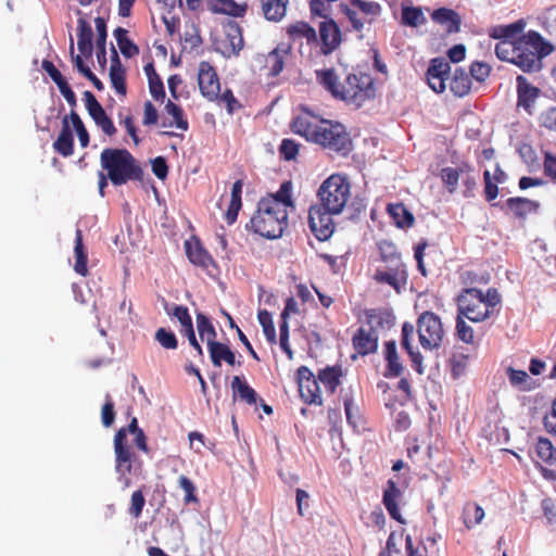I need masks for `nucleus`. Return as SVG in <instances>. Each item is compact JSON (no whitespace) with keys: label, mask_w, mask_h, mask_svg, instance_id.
<instances>
[{"label":"nucleus","mask_w":556,"mask_h":556,"mask_svg":"<svg viewBox=\"0 0 556 556\" xmlns=\"http://www.w3.org/2000/svg\"><path fill=\"white\" fill-rule=\"evenodd\" d=\"M375 280L380 283L391 286L396 292H400L402 282L406 281L405 265H389L387 270H377Z\"/></svg>","instance_id":"nucleus-18"},{"label":"nucleus","mask_w":556,"mask_h":556,"mask_svg":"<svg viewBox=\"0 0 556 556\" xmlns=\"http://www.w3.org/2000/svg\"><path fill=\"white\" fill-rule=\"evenodd\" d=\"M287 34L293 40L306 38V40L309 42L315 41L317 38L316 30L306 22L302 21L291 24L287 28Z\"/></svg>","instance_id":"nucleus-42"},{"label":"nucleus","mask_w":556,"mask_h":556,"mask_svg":"<svg viewBox=\"0 0 556 556\" xmlns=\"http://www.w3.org/2000/svg\"><path fill=\"white\" fill-rule=\"evenodd\" d=\"M401 22L408 27H418L427 23L422 9L414 5H402Z\"/></svg>","instance_id":"nucleus-35"},{"label":"nucleus","mask_w":556,"mask_h":556,"mask_svg":"<svg viewBox=\"0 0 556 556\" xmlns=\"http://www.w3.org/2000/svg\"><path fill=\"white\" fill-rule=\"evenodd\" d=\"M258 320L263 327V332L270 343H276V330L271 320V316L268 312L263 311L258 313Z\"/></svg>","instance_id":"nucleus-55"},{"label":"nucleus","mask_w":556,"mask_h":556,"mask_svg":"<svg viewBox=\"0 0 556 556\" xmlns=\"http://www.w3.org/2000/svg\"><path fill=\"white\" fill-rule=\"evenodd\" d=\"M467 164L458 168L454 167H444L441 169V179L445 187L447 188L450 193H454L458 186V180L460 175H464Z\"/></svg>","instance_id":"nucleus-43"},{"label":"nucleus","mask_w":556,"mask_h":556,"mask_svg":"<svg viewBox=\"0 0 556 556\" xmlns=\"http://www.w3.org/2000/svg\"><path fill=\"white\" fill-rule=\"evenodd\" d=\"M296 382L301 397L308 404L321 405L323 399L319 389L318 377L306 366H300L296 370Z\"/></svg>","instance_id":"nucleus-11"},{"label":"nucleus","mask_w":556,"mask_h":556,"mask_svg":"<svg viewBox=\"0 0 556 556\" xmlns=\"http://www.w3.org/2000/svg\"><path fill=\"white\" fill-rule=\"evenodd\" d=\"M146 504V498L141 490H137L132 492L130 498V506L128 508V513L134 518H139L142 514V509Z\"/></svg>","instance_id":"nucleus-58"},{"label":"nucleus","mask_w":556,"mask_h":556,"mask_svg":"<svg viewBox=\"0 0 556 556\" xmlns=\"http://www.w3.org/2000/svg\"><path fill=\"white\" fill-rule=\"evenodd\" d=\"M114 453H115V468L117 473L124 481V488L130 485V479L127 477L131 473H137L141 470L142 462L138 458L131 446L124 442V434L116 432L114 435Z\"/></svg>","instance_id":"nucleus-7"},{"label":"nucleus","mask_w":556,"mask_h":556,"mask_svg":"<svg viewBox=\"0 0 556 556\" xmlns=\"http://www.w3.org/2000/svg\"><path fill=\"white\" fill-rule=\"evenodd\" d=\"M262 200H274L282 211H287L288 206H293V201L291 198V182L285 181L281 184L279 190L267 198H263Z\"/></svg>","instance_id":"nucleus-46"},{"label":"nucleus","mask_w":556,"mask_h":556,"mask_svg":"<svg viewBox=\"0 0 556 556\" xmlns=\"http://www.w3.org/2000/svg\"><path fill=\"white\" fill-rule=\"evenodd\" d=\"M173 316L176 317L180 323V333L193 328L191 316L186 306H175L173 311Z\"/></svg>","instance_id":"nucleus-56"},{"label":"nucleus","mask_w":556,"mask_h":556,"mask_svg":"<svg viewBox=\"0 0 556 556\" xmlns=\"http://www.w3.org/2000/svg\"><path fill=\"white\" fill-rule=\"evenodd\" d=\"M365 315L369 327L391 328L395 323L394 315L389 311L368 309Z\"/></svg>","instance_id":"nucleus-41"},{"label":"nucleus","mask_w":556,"mask_h":556,"mask_svg":"<svg viewBox=\"0 0 556 556\" xmlns=\"http://www.w3.org/2000/svg\"><path fill=\"white\" fill-rule=\"evenodd\" d=\"M267 21L280 22L287 13L289 0H260Z\"/></svg>","instance_id":"nucleus-28"},{"label":"nucleus","mask_w":556,"mask_h":556,"mask_svg":"<svg viewBox=\"0 0 556 556\" xmlns=\"http://www.w3.org/2000/svg\"><path fill=\"white\" fill-rule=\"evenodd\" d=\"M243 47V35L236 21L224 25V37L218 40L217 50L226 58L238 56Z\"/></svg>","instance_id":"nucleus-12"},{"label":"nucleus","mask_w":556,"mask_h":556,"mask_svg":"<svg viewBox=\"0 0 556 556\" xmlns=\"http://www.w3.org/2000/svg\"><path fill=\"white\" fill-rule=\"evenodd\" d=\"M388 212L394 219L397 227L405 228L413 226L415 220L414 215L404 206V204H389Z\"/></svg>","instance_id":"nucleus-38"},{"label":"nucleus","mask_w":556,"mask_h":556,"mask_svg":"<svg viewBox=\"0 0 556 556\" xmlns=\"http://www.w3.org/2000/svg\"><path fill=\"white\" fill-rule=\"evenodd\" d=\"M84 100L86 104V109L90 115V117L93 119L96 125L101 128V130L108 135L109 137H112L116 134V127L114 126L112 119L108 116L106 112L100 104V102L97 100L94 94L86 90L84 92Z\"/></svg>","instance_id":"nucleus-14"},{"label":"nucleus","mask_w":556,"mask_h":556,"mask_svg":"<svg viewBox=\"0 0 556 556\" xmlns=\"http://www.w3.org/2000/svg\"><path fill=\"white\" fill-rule=\"evenodd\" d=\"M516 65L523 72H534L541 68V60L551 54L553 46L538 31L530 30L517 39Z\"/></svg>","instance_id":"nucleus-5"},{"label":"nucleus","mask_w":556,"mask_h":556,"mask_svg":"<svg viewBox=\"0 0 556 556\" xmlns=\"http://www.w3.org/2000/svg\"><path fill=\"white\" fill-rule=\"evenodd\" d=\"M292 132L324 149L346 156L353 143L346 128L339 122L317 119L308 110L295 116L290 123Z\"/></svg>","instance_id":"nucleus-1"},{"label":"nucleus","mask_w":556,"mask_h":556,"mask_svg":"<svg viewBox=\"0 0 556 556\" xmlns=\"http://www.w3.org/2000/svg\"><path fill=\"white\" fill-rule=\"evenodd\" d=\"M198 84L201 94L208 101L219 98L220 83L215 68L206 61L199 64Z\"/></svg>","instance_id":"nucleus-13"},{"label":"nucleus","mask_w":556,"mask_h":556,"mask_svg":"<svg viewBox=\"0 0 556 556\" xmlns=\"http://www.w3.org/2000/svg\"><path fill=\"white\" fill-rule=\"evenodd\" d=\"M53 149L63 157H68L74 153V136L68 123V116H64L62 119V128L56 140L53 142Z\"/></svg>","instance_id":"nucleus-20"},{"label":"nucleus","mask_w":556,"mask_h":556,"mask_svg":"<svg viewBox=\"0 0 556 556\" xmlns=\"http://www.w3.org/2000/svg\"><path fill=\"white\" fill-rule=\"evenodd\" d=\"M212 363L215 366H220L222 362L225 361L229 365H233L236 356L228 345L217 342L208 348Z\"/></svg>","instance_id":"nucleus-39"},{"label":"nucleus","mask_w":556,"mask_h":556,"mask_svg":"<svg viewBox=\"0 0 556 556\" xmlns=\"http://www.w3.org/2000/svg\"><path fill=\"white\" fill-rule=\"evenodd\" d=\"M451 65L444 58H434L430 61L427 73L448 77Z\"/></svg>","instance_id":"nucleus-57"},{"label":"nucleus","mask_w":556,"mask_h":556,"mask_svg":"<svg viewBox=\"0 0 556 556\" xmlns=\"http://www.w3.org/2000/svg\"><path fill=\"white\" fill-rule=\"evenodd\" d=\"M535 451L538 457L545 463L552 464L554 460H556V448L547 438H539L535 445Z\"/></svg>","instance_id":"nucleus-49"},{"label":"nucleus","mask_w":556,"mask_h":556,"mask_svg":"<svg viewBox=\"0 0 556 556\" xmlns=\"http://www.w3.org/2000/svg\"><path fill=\"white\" fill-rule=\"evenodd\" d=\"M379 251L381 260L389 265H404L396 247L390 241H382L379 243Z\"/></svg>","instance_id":"nucleus-48"},{"label":"nucleus","mask_w":556,"mask_h":556,"mask_svg":"<svg viewBox=\"0 0 556 556\" xmlns=\"http://www.w3.org/2000/svg\"><path fill=\"white\" fill-rule=\"evenodd\" d=\"M113 34L116 39L117 46L125 58H132L139 54L138 46L127 37V29L123 27H117L116 29H114Z\"/></svg>","instance_id":"nucleus-40"},{"label":"nucleus","mask_w":556,"mask_h":556,"mask_svg":"<svg viewBox=\"0 0 556 556\" xmlns=\"http://www.w3.org/2000/svg\"><path fill=\"white\" fill-rule=\"evenodd\" d=\"M100 164L114 186L143 180L140 162L127 149H104L100 154Z\"/></svg>","instance_id":"nucleus-3"},{"label":"nucleus","mask_w":556,"mask_h":556,"mask_svg":"<svg viewBox=\"0 0 556 556\" xmlns=\"http://www.w3.org/2000/svg\"><path fill=\"white\" fill-rule=\"evenodd\" d=\"M517 81L518 106H522L526 111L530 112L531 106L535 102L540 90L530 85L526 77L519 75Z\"/></svg>","instance_id":"nucleus-24"},{"label":"nucleus","mask_w":556,"mask_h":556,"mask_svg":"<svg viewBox=\"0 0 556 556\" xmlns=\"http://www.w3.org/2000/svg\"><path fill=\"white\" fill-rule=\"evenodd\" d=\"M491 67L483 62L476 61L470 65L469 76L479 83H483L490 75Z\"/></svg>","instance_id":"nucleus-60"},{"label":"nucleus","mask_w":556,"mask_h":556,"mask_svg":"<svg viewBox=\"0 0 556 556\" xmlns=\"http://www.w3.org/2000/svg\"><path fill=\"white\" fill-rule=\"evenodd\" d=\"M197 328L201 340L206 341L207 349L217 343L215 328L210 318L202 313L197 314Z\"/></svg>","instance_id":"nucleus-36"},{"label":"nucleus","mask_w":556,"mask_h":556,"mask_svg":"<svg viewBox=\"0 0 556 556\" xmlns=\"http://www.w3.org/2000/svg\"><path fill=\"white\" fill-rule=\"evenodd\" d=\"M450 90L454 96L463 98L471 90V77L463 67L455 68L450 83Z\"/></svg>","instance_id":"nucleus-27"},{"label":"nucleus","mask_w":556,"mask_h":556,"mask_svg":"<svg viewBox=\"0 0 556 556\" xmlns=\"http://www.w3.org/2000/svg\"><path fill=\"white\" fill-rule=\"evenodd\" d=\"M489 308L484 305V294L476 288L466 289L458 296V314L470 321L479 323L489 317Z\"/></svg>","instance_id":"nucleus-9"},{"label":"nucleus","mask_w":556,"mask_h":556,"mask_svg":"<svg viewBox=\"0 0 556 556\" xmlns=\"http://www.w3.org/2000/svg\"><path fill=\"white\" fill-rule=\"evenodd\" d=\"M339 213H330L323 205H313L308 212V224L312 232L319 241L330 238L334 230L332 215Z\"/></svg>","instance_id":"nucleus-10"},{"label":"nucleus","mask_w":556,"mask_h":556,"mask_svg":"<svg viewBox=\"0 0 556 556\" xmlns=\"http://www.w3.org/2000/svg\"><path fill=\"white\" fill-rule=\"evenodd\" d=\"M384 359L387 362L386 378H394L402 375L404 367L400 362L396 342L394 340L384 343Z\"/></svg>","instance_id":"nucleus-25"},{"label":"nucleus","mask_w":556,"mask_h":556,"mask_svg":"<svg viewBox=\"0 0 556 556\" xmlns=\"http://www.w3.org/2000/svg\"><path fill=\"white\" fill-rule=\"evenodd\" d=\"M507 376H508V380L513 387L518 388L521 391L532 390V388H533L532 379L525 370L508 367Z\"/></svg>","instance_id":"nucleus-44"},{"label":"nucleus","mask_w":556,"mask_h":556,"mask_svg":"<svg viewBox=\"0 0 556 556\" xmlns=\"http://www.w3.org/2000/svg\"><path fill=\"white\" fill-rule=\"evenodd\" d=\"M417 326L421 346L425 350H438L444 336L440 317L432 312H424L417 320Z\"/></svg>","instance_id":"nucleus-8"},{"label":"nucleus","mask_w":556,"mask_h":556,"mask_svg":"<svg viewBox=\"0 0 556 556\" xmlns=\"http://www.w3.org/2000/svg\"><path fill=\"white\" fill-rule=\"evenodd\" d=\"M321 52L327 55L333 52L341 43V30L338 24L328 18L319 24Z\"/></svg>","instance_id":"nucleus-15"},{"label":"nucleus","mask_w":556,"mask_h":556,"mask_svg":"<svg viewBox=\"0 0 556 556\" xmlns=\"http://www.w3.org/2000/svg\"><path fill=\"white\" fill-rule=\"evenodd\" d=\"M77 46L79 52L89 58L92 54V38L93 31L90 24L85 18H78L77 21Z\"/></svg>","instance_id":"nucleus-26"},{"label":"nucleus","mask_w":556,"mask_h":556,"mask_svg":"<svg viewBox=\"0 0 556 556\" xmlns=\"http://www.w3.org/2000/svg\"><path fill=\"white\" fill-rule=\"evenodd\" d=\"M351 195V185L346 177L331 175L318 189V198L330 213H341Z\"/></svg>","instance_id":"nucleus-6"},{"label":"nucleus","mask_w":556,"mask_h":556,"mask_svg":"<svg viewBox=\"0 0 556 556\" xmlns=\"http://www.w3.org/2000/svg\"><path fill=\"white\" fill-rule=\"evenodd\" d=\"M517 40H501L495 46L496 56L506 62H510L516 65L515 56L517 55Z\"/></svg>","instance_id":"nucleus-45"},{"label":"nucleus","mask_w":556,"mask_h":556,"mask_svg":"<svg viewBox=\"0 0 556 556\" xmlns=\"http://www.w3.org/2000/svg\"><path fill=\"white\" fill-rule=\"evenodd\" d=\"M154 338L160 343V345L166 350H175L178 346V341L175 333L165 328H159Z\"/></svg>","instance_id":"nucleus-54"},{"label":"nucleus","mask_w":556,"mask_h":556,"mask_svg":"<svg viewBox=\"0 0 556 556\" xmlns=\"http://www.w3.org/2000/svg\"><path fill=\"white\" fill-rule=\"evenodd\" d=\"M378 333L374 326L369 329L361 327L353 336V346L358 354L365 356L375 353L378 349Z\"/></svg>","instance_id":"nucleus-16"},{"label":"nucleus","mask_w":556,"mask_h":556,"mask_svg":"<svg viewBox=\"0 0 556 556\" xmlns=\"http://www.w3.org/2000/svg\"><path fill=\"white\" fill-rule=\"evenodd\" d=\"M149 90L154 100L160 101L165 98L164 85L157 74L149 75Z\"/></svg>","instance_id":"nucleus-61"},{"label":"nucleus","mask_w":556,"mask_h":556,"mask_svg":"<svg viewBox=\"0 0 556 556\" xmlns=\"http://www.w3.org/2000/svg\"><path fill=\"white\" fill-rule=\"evenodd\" d=\"M110 80L116 92L125 97L127 92L126 71L123 67L117 51L114 47H112Z\"/></svg>","instance_id":"nucleus-21"},{"label":"nucleus","mask_w":556,"mask_h":556,"mask_svg":"<svg viewBox=\"0 0 556 556\" xmlns=\"http://www.w3.org/2000/svg\"><path fill=\"white\" fill-rule=\"evenodd\" d=\"M288 53V49H280L279 47L271 50L268 54L257 58L260 63L264 62V68L267 70V76H278L285 65V55Z\"/></svg>","instance_id":"nucleus-22"},{"label":"nucleus","mask_w":556,"mask_h":556,"mask_svg":"<svg viewBox=\"0 0 556 556\" xmlns=\"http://www.w3.org/2000/svg\"><path fill=\"white\" fill-rule=\"evenodd\" d=\"M484 518V510L478 504H467L463 510L464 523L468 529L479 525Z\"/></svg>","instance_id":"nucleus-47"},{"label":"nucleus","mask_w":556,"mask_h":556,"mask_svg":"<svg viewBox=\"0 0 556 556\" xmlns=\"http://www.w3.org/2000/svg\"><path fill=\"white\" fill-rule=\"evenodd\" d=\"M207 9L214 14H225L233 17L243 15V4L233 0H208Z\"/></svg>","instance_id":"nucleus-30"},{"label":"nucleus","mask_w":556,"mask_h":556,"mask_svg":"<svg viewBox=\"0 0 556 556\" xmlns=\"http://www.w3.org/2000/svg\"><path fill=\"white\" fill-rule=\"evenodd\" d=\"M526 27V22L523 20H518L511 24L508 25H498L494 26L489 35L491 38L500 39L501 40H517L516 37Z\"/></svg>","instance_id":"nucleus-29"},{"label":"nucleus","mask_w":556,"mask_h":556,"mask_svg":"<svg viewBox=\"0 0 556 556\" xmlns=\"http://www.w3.org/2000/svg\"><path fill=\"white\" fill-rule=\"evenodd\" d=\"M342 376L341 366H327L318 371V381L325 386L330 392L334 393L340 384V377Z\"/></svg>","instance_id":"nucleus-34"},{"label":"nucleus","mask_w":556,"mask_h":556,"mask_svg":"<svg viewBox=\"0 0 556 556\" xmlns=\"http://www.w3.org/2000/svg\"><path fill=\"white\" fill-rule=\"evenodd\" d=\"M245 404L254 406L257 410L258 406L263 409L266 415L273 414V407L264 402L262 397L255 392L253 388L245 383Z\"/></svg>","instance_id":"nucleus-51"},{"label":"nucleus","mask_w":556,"mask_h":556,"mask_svg":"<svg viewBox=\"0 0 556 556\" xmlns=\"http://www.w3.org/2000/svg\"><path fill=\"white\" fill-rule=\"evenodd\" d=\"M300 144L293 139H283L279 147V153L286 161H292L299 153Z\"/></svg>","instance_id":"nucleus-59"},{"label":"nucleus","mask_w":556,"mask_h":556,"mask_svg":"<svg viewBox=\"0 0 556 556\" xmlns=\"http://www.w3.org/2000/svg\"><path fill=\"white\" fill-rule=\"evenodd\" d=\"M402 492L397 488L396 483L393 480H388L387 488L383 491L382 503L389 513L390 517L400 523H405V520L402 518L397 500L401 497Z\"/></svg>","instance_id":"nucleus-19"},{"label":"nucleus","mask_w":556,"mask_h":556,"mask_svg":"<svg viewBox=\"0 0 556 556\" xmlns=\"http://www.w3.org/2000/svg\"><path fill=\"white\" fill-rule=\"evenodd\" d=\"M185 248L189 261L195 266L207 269L211 265L214 264L212 256L204 249L199 239L193 238L192 240H187L185 242Z\"/></svg>","instance_id":"nucleus-17"},{"label":"nucleus","mask_w":556,"mask_h":556,"mask_svg":"<svg viewBox=\"0 0 556 556\" xmlns=\"http://www.w3.org/2000/svg\"><path fill=\"white\" fill-rule=\"evenodd\" d=\"M288 227V211H282L274 200H260L250 219V229L268 240L282 237Z\"/></svg>","instance_id":"nucleus-4"},{"label":"nucleus","mask_w":556,"mask_h":556,"mask_svg":"<svg viewBox=\"0 0 556 556\" xmlns=\"http://www.w3.org/2000/svg\"><path fill=\"white\" fill-rule=\"evenodd\" d=\"M519 155L522 161L528 165L530 172H534L540 167L538 154L530 144H522L518 149Z\"/></svg>","instance_id":"nucleus-53"},{"label":"nucleus","mask_w":556,"mask_h":556,"mask_svg":"<svg viewBox=\"0 0 556 556\" xmlns=\"http://www.w3.org/2000/svg\"><path fill=\"white\" fill-rule=\"evenodd\" d=\"M74 253H75V264H74V270L83 276L86 277L88 275V267H87V252L83 242V231L80 229H76L75 232V247H74Z\"/></svg>","instance_id":"nucleus-32"},{"label":"nucleus","mask_w":556,"mask_h":556,"mask_svg":"<svg viewBox=\"0 0 556 556\" xmlns=\"http://www.w3.org/2000/svg\"><path fill=\"white\" fill-rule=\"evenodd\" d=\"M124 434V442H127V434H134L135 435V445L138 447V450L148 453L149 447L147 444V437L141 428L138 426V420L136 417H132L129 425L127 427H123L118 429L116 432H122Z\"/></svg>","instance_id":"nucleus-37"},{"label":"nucleus","mask_w":556,"mask_h":556,"mask_svg":"<svg viewBox=\"0 0 556 556\" xmlns=\"http://www.w3.org/2000/svg\"><path fill=\"white\" fill-rule=\"evenodd\" d=\"M241 191L242 180L238 179L232 185L230 202L225 213V219L228 225H232L238 218L239 211L242 206Z\"/></svg>","instance_id":"nucleus-33"},{"label":"nucleus","mask_w":556,"mask_h":556,"mask_svg":"<svg viewBox=\"0 0 556 556\" xmlns=\"http://www.w3.org/2000/svg\"><path fill=\"white\" fill-rule=\"evenodd\" d=\"M165 111L168 115L173 116L174 125L178 129H181L184 131L188 130V121L185 118L184 111L179 105L168 100L167 103L165 104Z\"/></svg>","instance_id":"nucleus-50"},{"label":"nucleus","mask_w":556,"mask_h":556,"mask_svg":"<svg viewBox=\"0 0 556 556\" xmlns=\"http://www.w3.org/2000/svg\"><path fill=\"white\" fill-rule=\"evenodd\" d=\"M544 29L552 36H556V5L548 8L542 16Z\"/></svg>","instance_id":"nucleus-64"},{"label":"nucleus","mask_w":556,"mask_h":556,"mask_svg":"<svg viewBox=\"0 0 556 556\" xmlns=\"http://www.w3.org/2000/svg\"><path fill=\"white\" fill-rule=\"evenodd\" d=\"M456 331H457L458 338L463 342L471 343L473 341V330L470 326H468L465 323L464 317H462L460 315H457V318H456Z\"/></svg>","instance_id":"nucleus-62"},{"label":"nucleus","mask_w":556,"mask_h":556,"mask_svg":"<svg viewBox=\"0 0 556 556\" xmlns=\"http://www.w3.org/2000/svg\"><path fill=\"white\" fill-rule=\"evenodd\" d=\"M463 184L465 186L464 197H473L477 187V177L473 175L472 169L469 165L466 166L465 173L463 175Z\"/></svg>","instance_id":"nucleus-63"},{"label":"nucleus","mask_w":556,"mask_h":556,"mask_svg":"<svg viewBox=\"0 0 556 556\" xmlns=\"http://www.w3.org/2000/svg\"><path fill=\"white\" fill-rule=\"evenodd\" d=\"M316 77L333 98L357 106L375 96L374 81L370 76L365 74H350L343 85L338 83V76L332 68L316 71Z\"/></svg>","instance_id":"nucleus-2"},{"label":"nucleus","mask_w":556,"mask_h":556,"mask_svg":"<svg viewBox=\"0 0 556 556\" xmlns=\"http://www.w3.org/2000/svg\"><path fill=\"white\" fill-rule=\"evenodd\" d=\"M178 485L185 492V496H184V503L185 504H191V503L198 504L199 503V498H198L197 493H195L197 492V488H195V485H194V483L192 482L191 479H189L188 477L181 475L178 478Z\"/></svg>","instance_id":"nucleus-52"},{"label":"nucleus","mask_w":556,"mask_h":556,"mask_svg":"<svg viewBox=\"0 0 556 556\" xmlns=\"http://www.w3.org/2000/svg\"><path fill=\"white\" fill-rule=\"evenodd\" d=\"M506 206L514 213L518 218H525L528 213L536 212L540 207L539 202L530 200L528 198H509L506 201Z\"/></svg>","instance_id":"nucleus-31"},{"label":"nucleus","mask_w":556,"mask_h":556,"mask_svg":"<svg viewBox=\"0 0 556 556\" xmlns=\"http://www.w3.org/2000/svg\"><path fill=\"white\" fill-rule=\"evenodd\" d=\"M431 18L445 27L448 34L458 33L462 18L458 13L452 9L439 8L431 13Z\"/></svg>","instance_id":"nucleus-23"}]
</instances>
